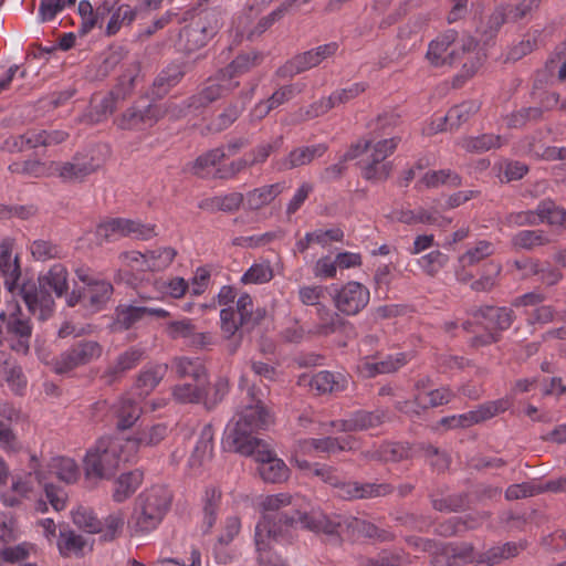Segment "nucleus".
<instances>
[{"label":"nucleus","instance_id":"nucleus-38","mask_svg":"<svg viewBox=\"0 0 566 566\" xmlns=\"http://www.w3.org/2000/svg\"><path fill=\"white\" fill-rule=\"evenodd\" d=\"M319 61L313 50L295 55L282 67L284 74L294 75L317 66Z\"/></svg>","mask_w":566,"mask_h":566},{"label":"nucleus","instance_id":"nucleus-3","mask_svg":"<svg viewBox=\"0 0 566 566\" xmlns=\"http://www.w3.org/2000/svg\"><path fill=\"white\" fill-rule=\"evenodd\" d=\"M290 504V495L281 493L266 496L262 502L265 513L260 522H264L270 515L292 514L296 518L294 526L300 523L303 528L314 533H323L336 539L339 538V528L342 527L339 516L332 518L318 511L302 512L295 507H287Z\"/></svg>","mask_w":566,"mask_h":566},{"label":"nucleus","instance_id":"nucleus-17","mask_svg":"<svg viewBox=\"0 0 566 566\" xmlns=\"http://www.w3.org/2000/svg\"><path fill=\"white\" fill-rule=\"evenodd\" d=\"M55 170L63 181H82L85 177L93 174L96 167L91 160H83L78 155L73 157L72 161L56 164Z\"/></svg>","mask_w":566,"mask_h":566},{"label":"nucleus","instance_id":"nucleus-36","mask_svg":"<svg viewBox=\"0 0 566 566\" xmlns=\"http://www.w3.org/2000/svg\"><path fill=\"white\" fill-rule=\"evenodd\" d=\"M244 106L239 103H230L218 116L210 123V129L222 132L230 127L242 114Z\"/></svg>","mask_w":566,"mask_h":566},{"label":"nucleus","instance_id":"nucleus-22","mask_svg":"<svg viewBox=\"0 0 566 566\" xmlns=\"http://www.w3.org/2000/svg\"><path fill=\"white\" fill-rule=\"evenodd\" d=\"M213 452V428L211 424H206L201 432L199 440L193 449L189 459L191 468H199L206 460L212 458Z\"/></svg>","mask_w":566,"mask_h":566},{"label":"nucleus","instance_id":"nucleus-29","mask_svg":"<svg viewBox=\"0 0 566 566\" xmlns=\"http://www.w3.org/2000/svg\"><path fill=\"white\" fill-rule=\"evenodd\" d=\"M536 213L541 222L566 229V209L557 206L555 201L551 199L541 201L536 208Z\"/></svg>","mask_w":566,"mask_h":566},{"label":"nucleus","instance_id":"nucleus-30","mask_svg":"<svg viewBox=\"0 0 566 566\" xmlns=\"http://www.w3.org/2000/svg\"><path fill=\"white\" fill-rule=\"evenodd\" d=\"M371 145V139H363L357 144L353 145L343 156L340 163L332 165L324 170V177L326 179H338L344 174L346 167L344 165L347 160L357 158L360 154L366 153Z\"/></svg>","mask_w":566,"mask_h":566},{"label":"nucleus","instance_id":"nucleus-40","mask_svg":"<svg viewBox=\"0 0 566 566\" xmlns=\"http://www.w3.org/2000/svg\"><path fill=\"white\" fill-rule=\"evenodd\" d=\"M421 181L428 187V188H434L440 185H448L451 187H459L461 186L462 179L461 177L450 170V169H442V170H432L428 171L421 179Z\"/></svg>","mask_w":566,"mask_h":566},{"label":"nucleus","instance_id":"nucleus-18","mask_svg":"<svg viewBox=\"0 0 566 566\" xmlns=\"http://www.w3.org/2000/svg\"><path fill=\"white\" fill-rule=\"evenodd\" d=\"M12 243L4 240L0 243V271L6 277L4 284L12 292L21 275L18 256L11 258Z\"/></svg>","mask_w":566,"mask_h":566},{"label":"nucleus","instance_id":"nucleus-45","mask_svg":"<svg viewBox=\"0 0 566 566\" xmlns=\"http://www.w3.org/2000/svg\"><path fill=\"white\" fill-rule=\"evenodd\" d=\"M221 497V492L214 488L207 489L205 495V505H203V527L205 532H208L212 528L216 523V513L219 506Z\"/></svg>","mask_w":566,"mask_h":566},{"label":"nucleus","instance_id":"nucleus-35","mask_svg":"<svg viewBox=\"0 0 566 566\" xmlns=\"http://www.w3.org/2000/svg\"><path fill=\"white\" fill-rule=\"evenodd\" d=\"M142 409L130 398H123L117 409V429L126 430L129 429L136 420L140 417Z\"/></svg>","mask_w":566,"mask_h":566},{"label":"nucleus","instance_id":"nucleus-8","mask_svg":"<svg viewBox=\"0 0 566 566\" xmlns=\"http://www.w3.org/2000/svg\"><path fill=\"white\" fill-rule=\"evenodd\" d=\"M97 234L108 240L114 234L122 237L133 234L140 240H148L156 235L155 226L144 224L130 219L113 218L97 227Z\"/></svg>","mask_w":566,"mask_h":566},{"label":"nucleus","instance_id":"nucleus-13","mask_svg":"<svg viewBox=\"0 0 566 566\" xmlns=\"http://www.w3.org/2000/svg\"><path fill=\"white\" fill-rule=\"evenodd\" d=\"M251 455H254L256 461L260 462L259 473L265 482L280 483L287 479V467L275 457L266 443L254 449Z\"/></svg>","mask_w":566,"mask_h":566},{"label":"nucleus","instance_id":"nucleus-26","mask_svg":"<svg viewBox=\"0 0 566 566\" xmlns=\"http://www.w3.org/2000/svg\"><path fill=\"white\" fill-rule=\"evenodd\" d=\"M168 432L166 424L157 423L137 432L134 437L127 439V446L130 449L139 447H155L161 442Z\"/></svg>","mask_w":566,"mask_h":566},{"label":"nucleus","instance_id":"nucleus-41","mask_svg":"<svg viewBox=\"0 0 566 566\" xmlns=\"http://www.w3.org/2000/svg\"><path fill=\"white\" fill-rule=\"evenodd\" d=\"M51 467L57 479L67 484L76 482L80 476L78 467L73 459L63 457L53 459Z\"/></svg>","mask_w":566,"mask_h":566},{"label":"nucleus","instance_id":"nucleus-59","mask_svg":"<svg viewBox=\"0 0 566 566\" xmlns=\"http://www.w3.org/2000/svg\"><path fill=\"white\" fill-rule=\"evenodd\" d=\"M305 443L319 452H335L336 450H346L347 444L349 443V438L339 439L326 437L322 439H310L305 441Z\"/></svg>","mask_w":566,"mask_h":566},{"label":"nucleus","instance_id":"nucleus-10","mask_svg":"<svg viewBox=\"0 0 566 566\" xmlns=\"http://www.w3.org/2000/svg\"><path fill=\"white\" fill-rule=\"evenodd\" d=\"M78 280L86 284V303L84 306L93 312L102 311L114 292L113 285L104 280H95L88 274L87 269L75 270Z\"/></svg>","mask_w":566,"mask_h":566},{"label":"nucleus","instance_id":"nucleus-56","mask_svg":"<svg viewBox=\"0 0 566 566\" xmlns=\"http://www.w3.org/2000/svg\"><path fill=\"white\" fill-rule=\"evenodd\" d=\"M273 270L269 263L253 264L242 276L241 282L244 284H262L271 281Z\"/></svg>","mask_w":566,"mask_h":566},{"label":"nucleus","instance_id":"nucleus-14","mask_svg":"<svg viewBox=\"0 0 566 566\" xmlns=\"http://www.w3.org/2000/svg\"><path fill=\"white\" fill-rule=\"evenodd\" d=\"M146 316H156L165 318L169 313L163 308H154L147 306L119 305L116 308V317L114 325L123 331L132 328L137 322Z\"/></svg>","mask_w":566,"mask_h":566},{"label":"nucleus","instance_id":"nucleus-57","mask_svg":"<svg viewBox=\"0 0 566 566\" xmlns=\"http://www.w3.org/2000/svg\"><path fill=\"white\" fill-rule=\"evenodd\" d=\"M363 177L369 181H381L386 180L392 170V164L390 161H382L381 164H374V159L368 160L361 166Z\"/></svg>","mask_w":566,"mask_h":566},{"label":"nucleus","instance_id":"nucleus-33","mask_svg":"<svg viewBox=\"0 0 566 566\" xmlns=\"http://www.w3.org/2000/svg\"><path fill=\"white\" fill-rule=\"evenodd\" d=\"M432 507L439 512H460L469 506V496L467 493L451 494L446 497H436L434 494L429 495Z\"/></svg>","mask_w":566,"mask_h":566},{"label":"nucleus","instance_id":"nucleus-2","mask_svg":"<svg viewBox=\"0 0 566 566\" xmlns=\"http://www.w3.org/2000/svg\"><path fill=\"white\" fill-rule=\"evenodd\" d=\"M67 270L63 264H54L49 272L39 276V286L33 283H24L20 293L29 311L39 319L45 321L54 312V300L46 290L50 287L57 297L67 292Z\"/></svg>","mask_w":566,"mask_h":566},{"label":"nucleus","instance_id":"nucleus-64","mask_svg":"<svg viewBox=\"0 0 566 566\" xmlns=\"http://www.w3.org/2000/svg\"><path fill=\"white\" fill-rule=\"evenodd\" d=\"M39 132L28 130L27 133L6 140V145L10 151H23L25 148L32 149L40 146Z\"/></svg>","mask_w":566,"mask_h":566},{"label":"nucleus","instance_id":"nucleus-9","mask_svg":"<svg viewBox=\"0 0 566 566\" xmlns=\"http://www.w3.org/2000/svg\"><path fill=\"white\" fill-rule=\"evenodd\" d=\"M238 85L239 83H222L217 76L210 77L201 90L185 101V107L190 112H200Z\"/></svg>","mask_w":566,"mask_h":566},{"label":"nucleus","instance_id":"nucleus-16","mask_svg":"<svg viewBox=\"0 0 566 566\" xmlns=\"http://www.w3.org/2000/svg\"><path fill=\"white\" fill-rule=\"evenodd\" d=\"M164 116V111L157 106L149 104L144 109L130 107L124 112L118 119L120 129H136L140 125L153 126Z\"/></svg>","mask_w":566,"mask_h":566},{"label":"nucleus","instance_id":"nucleus-60","mask_svg":"<svg viewBox=\"0 0 566 566\" xmlns=\"http://www.w3.org/2000/svg\"><path fill=\"white\" fill-rule=\"evenodd\" d=\"M312 389L318 394L334 392L339 390V385L335 380L334 374L329 371H319L315 374L308 382Z\"/></svg>","mask_w":566,"mask_h":566},{"label":"nucleus","instance_id":"nucleus-34","mask_svg":"<svg viewBox=\"0 0 566 566\" xmlns=\"http://www.w3.org/2000/svg\"><path fill=\"white\" fill-rule=\"evenodd\" d=\"M354 431L368 430L385 422L386 412L384 410L366 411L359 410L350 416Z\"/></svg>","mask_w":566,"mask_h":566},{"label":"nucleus","instance_id":"nucleus-4","mask_svg":"<svg viewBox=\"0 0 566 566\" xmlns=\"http://www.w3.org/2000/svg\"><path fill=\"white\" fill-rule=\"evenodd\" d=\"M296 518L292 514L270 515L255 527V546L260 566H289L276 552L272 551L266 541L291 543V528Z\"/></svg>","mask_w":566,"mask_h":566},{"label":"nucleus","instance_id":"nucleus-27","mask_svg":"<svg viewBox=\"0 0 566 566\" xmlns=\"http://www.w3.org/2000/svg\"><path fill=\"white\" fill-rule=\"evenodd\" d=\"M406 355L398 354L396 357L388 356L386 359L380 361H364L359 366V370L364 377L371 378L378 374H388L398 370L406 364Z\"/></svg>","mask_w":566,"mask_h":566},{"label":"nucleus","instance_id":"nucleus-12","mask_svg":"<svg viewBox=\"0 0 566 566\" xmlns=\"http://www.w3.org/2000/svg\"><path fill=\"white\" fill-rule=\"evenodd\" d=\"M336 307L346 315H356L369 302V291L358 282H348L334 297Z\"/></svg>","mask_w":566,"mask_h":566},{"label":"nucleus","instance_id":"nucleus-63","mask_svg":"<svg viewBox=\"0 0 566 566\" xmlns=\"http://www.w3.org/2000/svg\"><path fill=\"white\" fill-rule=\"evenodd\" d=\"M358 499H373L389 495L394 492V486L389 483H358L357 482Z\"/></svg>","mask_w":566,"mask_h":566},{"label":"nucleus","instance_id":"nucleus-55","mask_svg":"<svg viewBox=\"0 0 566 566\" xmlns=\"http://www.w3.org/2000/svg\"><path fill=\"white\" fill-rule=\"evenodd\" d=\"M406 457L405 449L398 443L387 442L375 450L370 458L381 462H399Z\"/></svg>","mask_w":566,"mask_h":566},{"label":"nucleus","instance_id":"nucleus-51","mask_svg":"<svg viewBox=\"0 0 566 566\" xmlns=\"http://www.w3.org/2000/svg\"><path fill=\"white\" fill-rule=\"evenodd\" d=\"M501 269L499 263H485L483 274L471 284V289L476 292H488L492 290L496 283L497 275L501 273Z\"/></svg>","mask_w":566,"mask_h":566},{"label":"nucleus","instance_id":"nucleus-46","mask_svg":"<svg viewBox=\"0 0 566 566\" xmlns=\"http://www.w3.org/2000/svg\"><path fill=\"white\" fill-rule=\"evenodd\" d=\"M395 520L407 530L420 533L427 532L433 524L430 516L411 512L401 513Z\"/></svg>","mask_w":566,"mask_h":566},{"label":"nucleus","instance_id":"nucleus-31","mask_svg":"<svg viewBox=\"0 0 566 566\" xmlns=\"http://www.w3.org/2000/svg\"><path fill=\"white\" fill-rule=\"evenodd\" d=\"M282 191L280 184L253 189L247 195V207L250 210H259L272 202Z\"/></svg>","mask_w":566,"mask_h":566},{"label":"nucleus","instance_id":"nucleus-61","mask_svg":"<svg viewBox=\"0 0 566 566\" xmlns=\"http://www.w3.org/2000/svg\"><path fill=\"white\" fill-rule=\"evenodd\" d=\"M356 527L363 536L379 543L392 542L395 539L394 533L384 528H379L375 524L366 521H357Z\"/></svg>","mask_w":566,"mask_h":566},{"label":"nucleus","instance_id":"nucleus-7","mask_svg":"<svg viewBox=\"0 0 566 566\" xmlns=\"http://www.w3.org/2000/svg\"><path fill=\"white\" fill-rule=\"evenodd\" d=\"M103 348L95 340L82 339L61 353L53 360V370L56 374H66L73 369L90 364L102 355Z\"/></svg>","mask_w":566,"mask_h":566},{"label":"nucleus","instance_id":"nucleus-54","mask_svg":"<svg viewBox=\"0 0 566 566\" xmlns=\"http://www.w3.org/2000/svg\"><path fill=\"white\" fill-rule=\"evenodd\" d=\"M60 537L63 538V544H59L63 556H67L70 553L82 555L83 548L86 545V541L82 535L76 534L74 531H61Z\"/></svg>","mask_w":566,"mask_h":566},{"label":"nucleus","instance_id":"nucleus-50","mask_svg":"<svg viewBox=\"0 0 566 566\" xmlns=\"http://www.w3.org/2000/svg\"><path fill=\"white\" fill-rule=\"evenodd\" d=\"M510 407V401L507 399H499L494 401H488L485 403L480 405L473 411V417L475 423H480L482 421L489 420L494 416L504 412Z\"/></svg>","mask_w":566,"mask_h":566},{"label":"nucleus","instance_id":"nucleus-32","mask_svg":"<svg viewBox=\"0 0 566 566\" xmlns=\"http://www.w3.org/2000/svg\"><path fill=\"white\" fill-rule=\"evenodd\" d=\"M502 144V136L494 134H482L476 137L464 138L461 143V146L470 153H484L491 149L500 148Z\"/></svg>","mask_w":566,"mask_h":566},{"label":"nucleus","instance_id":"nucleus-52","mask_svg":"<svg viewBox=\"0 0 566 566\" xmlns=\"http://www.w3.org/2000/svg\"><path fill=\"white\" fill-rule=\"evenodd\" d=\"M227 156L228 155L226 154L224 149L221 147L206 151L205 154L197 157L196 160L192 163V174L201 177L202 170L210 166H216Z\"/></svg>","mask_w":566,"mask_h":566},{"label":"nucleus","instance_id":"nucleus-44","mask_svg":"<svg viewBox=\"0 0 566 566\" xmlns=\"http://www.w3.org/2000/svg\"><path fill=\"white\" fill-rule=\"evenodd\" d=\"M439 554L448 559L472 562L474 559V546L471 543H441Z\"/></svg>","mask_w":566,"mask_h":566},{"label":"nucleus","instance_id":"nucleus-23","mask_svg":"<svg viewBox=\"0 0 566 566\" xmlns=\"http://www.w3.org/2000/svg\"><path fill=\"white\" fill-rule=\"evenodd\" d=\"M181 65L172 64L163 70L153 83V95L164 97L171 87L176 86L184 77Z\"/></svg>","mask_w":566,"mask_h":566},{"label":"nucleus","instance_id":"nucleus-58","mask_svg":"<svg viewBox=\"0 0 566 566\" xmlns=\"http://www.w3.org/2000/svg\"><path fill=\"white\" fill-rule=\"evenodd\" d=\"M9 170L12 174H19L30 177H42L46 174L45 164L39 159H29L22 163H12L9 165Z\"/></svg>","mask_w":566,"mask_h":566},{"label":"nucleus","instance_id":"nucleus-24","mask_svg":"<svg viewBox=\"0 0 566 566\" xmlns=\"http://www.w3.org/2000/svg\"><path fill=\"white\" fill-rule=\"evenodd\" d=\"M481 103L479 101H464L451 107L444 115V124L449 125L450 129L459 128L462 124L467 123L474 114L479 112Z\"/></svg>","mask_w":566,"mask_h":566},{"label":"nucleus","instance_id":"nucleus-42","mask_svg":"<svg viewBox=\"0 0 566 566\" xmlns=\"http://www.w3.org/2000/svg\"><path fill=\"white\" fill-rule=\"evenodd\" d=\"M543 118V108L523 107L506 116L509 128H522L530 122H538Z\"/></svg>","mask_w":566,"mask_h":566},{"label":"nucleus","instance_id":"nucleus-62","mask_svg":"<svg viewBox=\"0 0 566 566\" xmlns=\"http://www.w3.org/2000/svg\"><path fill=\"white\" fill-rule=\"evenodd\" d=\"M229 391V381L224 377H219L212 386V394L205 390L203 403L208 410L213 409L219 402L223 400Z\"/></svg>","mask_w":566,"mask_h":566},{"label":"nucleus","instance_id":"nucleus-25","mask_svg":"<svg viewBox=\"0 0 566 566\" xmlns=\"http://www.w3.org/2000/svg\"><path fill=\"white\" fill-rule=\"evenodd\" d=\"M258 59L259 56L255 53L240 54L227 67L220 70L216 76L222 83H233L232 78L255 66Z\"/></svg>","mask_w":566,"mask_h":566},{"label":"nucleus","instance_id":"nucleus-47","mask_svg":"<svg viewBox=\"0 0 566 566\" xmlns=\"http://www.w3.org/2000/svg\"><path fill=\"white\" fill-rule=\"evenodd\" d=\"M73 523L82 531L97 534L103 531V522L92 511L80 507L73 513Z\"/></svg>","mask_w":566,"mask_h":566},{"label":"nucleus","instance_id":"nucleus-5","mask_svg":"<svg viewBox=\"0 0 566 566\" xmlns=\"http://www.w3.org/2000/svg\"><path fill=\"white\" fill-rule=\"evenodd\" d=\"M139 510L136 512L134 532L146 535L154 531L169 511L172 494L163 486L155 485L139 495Z\"/></svg>","mask_w":566,"mask_h":566},{"label":"nucleus","instance_id":"nucleus-37","mask_svg":"<svg viewBox=\"0 0 566 566\" xmlns=\"http://www.w3.org/2000/svg\"><path fill=\"white\" fill-rule=\"evenodd\" d=\"M549 240L542 230H523L516 233L512 239L515 248L533 250L536 247L545 245Z\"/></svg>","mask_w":566,"mask_h":566},{"label":"nucleus","instance_id":"nucleus-19","mask_svg":"<svg viewBox=\"0 0 566 566\" xmlns=\"http://www.w3.org/2000/svg\"><path fill=\"white\" fill-rule=\"evenodd\" d=\"M326 144H315L311 146L297 147L290 151L283 167L285 169H294L311 164L315 158L322 157L327 151Z\"/></svg>","mask_w":566,"mask_h":566},{"label":"nucleus","instance_id":"nucleus-1","mask_svg":"<svg viewBox=\"0 0 566 566\" xmlns=\"http://www.w3.org/2000/svg\"><path fill=\"white\" fill-rule=\"evenodd\" d=\"M249 402L238 412V419L228 428L223 440V448L243 455H251L258 447L264 442L253 434L265 430L274 422V417L264 405L255 388L248 391Z\"/></svg>","mask_w":566,"mask_h":566},{"label":"nucleus","instance_id":"nucleus-48","mask_svg":"<svg viewBox=\"0 0 566 566\" xmlns=\"http://www.w3.org/2000/svg\"><path fill=\"white\" fill-rule=\"evenodd\" d=\"M510 13H507L506 6L499 4L494 8L493 12L489 15L486 28L483 31L484 41L488 42L495 38L501 27L510 21Z\"/></svg>","mask_w":566,"mask_h":566},{"label":"nucleus","instance_id":"nucleus-28","mask_svg":"<svg viewBox=\"0 0 566 566\" xmlns=\"http://www.w3.org/2000/svg\"><path fill=\"white\" fill-rule=\"evenodd\" d=\"M143 476V472L139 470L122 474L116 482V489L113 493L114 501L120 503L134 494L142 484Z\"/></svg>","mask_w":566,"mask_h":566},{"label":"nucleus","instance_id":"nucleus-49","mask_svg":"<svg viewBox=\"0 0 566 566\" xmlns=\"http://www.w3.org/2000/svg\"><path fill=\"white\" fill-rule=\"evenodd\" d=\"M399 119L400 116L392 112H386L384 114L378 115V117L375 120L370 122L368 125V127L371 129L373 135V137L370 138L371 143L374 142V139L389 134V130L398 125Z\"/></svg>","mask_w":566,"mask_h":566},{"label":"nucleus","instance_id":"nucleus-15","mask_svg":"<svg viewBox=\"0 0 566 566\" xmlns=\"http://www.w3.org/2000/svg\"><path fill=\"white\" fill-rule=\"evenodd\" d=\"M455 39L457 32L450 30L429 44L427 57L432 65H453L458 62L459 52L457 50L448 52V49L455 42Z\"/></svg>","mask_w":566,"mask_h":566},{"label":"nucleus","instance_id":"nucleus-21","mask_svg":"<svg viewBox=\"0 0 566 566\" xmlns=\"http://www.w3.org/2000/svg\"><path fill=\"white\" fill-rule=\"evenodd\" d=\"M168 366L166 364H157L142 370L136 379V389L139 396H148L164 379Z\"/></svg>","mask_w":566,"mask_h":566},{"label":"nucleus","instance_id":"nucleus-39","mask_svg":"<svg viewBox=\"0 0 566 566\" xmlns=\"http://www.w3.org/2000/svg\"><path fill=\"white\" fill-rule=\"evenodd\" d=\"M205 384H182L172 389L174 398L180 403H197L203 399Z\"/></svg>","mask_w":566,"mask_h":566},{"label":"nucleus","instance_id":"nucleus-43","mask_svg":"<svg viewBox=\"0 0 566 566\" xmlns=\"http://www.w3.org/2000/svg\"><path fill=\"white\" fill-rule=\"evenodd\" d=\"M31 254L36 261L45 262L51 259H60L62 249L51 240L39 239L32 242Z\"/></svg>","mask_w":566,"mask_h":566},{"label":"nucleus","instance_id":"nucleus-11","mask_svg":"<svg viewBox=\"0 0 566 566\" xmlns=\"http://www.w3.org/2000/svg\"><path fill=\"white\" fill-rule=\"evenodd\" d=\"M6 331L12 342L11 349L27 355L30 350L32 325L30 318L22 314L18 305L15 306V311L8 315Z\"/></svg>","mask_w":566,"mask_h":566},{"label":"nucleus","instance_id":"nucleus-6","mask_svg":"<svg viewBox=\"0 0 566 566\" xmlns=\"http://www.w3.org/2000/svg\"><path fill=\"white\" fill-rule=\"evenodd\" d=\"M119 448L116 444L99 443L87 451L84 458L86 479H111L119 469Z\"/></svg>","mask_w":566,"mask_h":566},{"label":"nucleus","instance_id":"nucleus-53","mask_svg":"<svg viewBox=\"0 0 566 566\" xmlns=\"http://www.w3.org/2000/svg\"><path fill=\"white\" fill-rule=\"evenodd\" d=\"M335 106V97L322 98L305 108H300L296 118L300 122L310 120L324 115Z\"/></svg>","mask_w":566,"mask_h":566},{"label":"nucleus","instance_id":"nucleus-20","mask_svg":"<svg viewBox=\"0 0 566 566\" xmlns=\"http://www.w3.org/2000/svg\"><path fill=\"white\" fill-rule=\"evenodd\" d=\"M172 368L179 378L190 377L197 384L208 381L207 368L199 358L176 357L172 360Z\"/></svg>","mask_w":566,"mask_h":566}]
</instances>
